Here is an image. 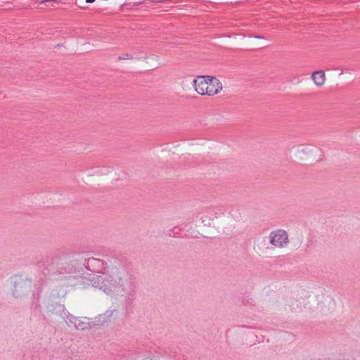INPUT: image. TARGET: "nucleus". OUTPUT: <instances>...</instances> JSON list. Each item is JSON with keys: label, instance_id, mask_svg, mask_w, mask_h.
<instances>
[{"label": "nucleus", "instance_id": "nucleus-1", "mask_svg": "<svg viewBox=\"0 0 360 360\" xmlns=\"http://www.w3.org/2000/svg\"><path fill=\"white\" fill-rule=\"evenodd\" d=\"M114 264L106 271H103V274L93 276L91 279L87 278L86 281H82L80 283L82 287L86 288L92 286L108 295L124 292V286L129 278V274L125 269L120 268L119 260L114 259Z\"/></svg>", "mask_w": 360, "mask_h": 360}, {"label": "nucleus", "instance_id": "nucleus-2", "mask_svg": "<svg viewBox=\"0 0 360 360\" xmlns=\"http://www.w3.org/2000/svg\"><path fill=\"white\" fill-rule=\"evenodd\" d=\"M53 263H57V271L58 275L61 276L62 288L59 291L57 289L52 290V295L55 297H64L67 290L66 287L70 285H80L82 281H86L87 278L82 276L83 274H79V265L81 259H71L69 262L65 261L64 259L59 257H52Z\"/></svg>", "mask_w": 360, "mask_h": 360}, {"label": "nucleus", "instance_id": "nucleus-3", "mask_svg": "<svg viewBox=\"0 0 360 360\" xmlns=\"http://www.w3.org/2000/svg\"><path fill=\"white\" fill-rule=\"evenodd\" d=\"M195 91L200 96H214L223 89V84L215 77L200 75L193 80Z\"/></svg>", "mask_w": 360, "mask_h": 360}, {"label": "nucleus", "instance_id": "nucleus-4", "mask_svg": "<svg viewBox=\"0 0 360 360\" xmlns=\"http://www.w3.org/2000/svg\"><path fill=\"white\" fill-rule=\"evenodd\" d=\"M114 259H111L109 262H105L102 259L91 257L89 259H84L82 260L79 265V270L78 272L79 274H84L86 271L91 272L103 274V271H106L114 265Z\"/></svg>", "mask_w": 360, "mask_h": 360}, {"label": "nucleus", "instance_id": "nucleus-5", "mask_svg": "<svg viewBox=\"0 0 360 360\" xmlns=\"http://www.w3.org/2000/svg\"><path fill=\"white\" fill-rule=\"evenodd\" d=\"M58 307L61 311L60 316L65 319L67 323L68 321L72 324L76 329L84 330L91 328L94 326V323L90 321L86 317L79 318L70 314L65 310L64 305L59 304Z\"/></svg>", "mask_w": 360, "mask_h": 360}, {"label": "nucleus", "instance_id": "nucleus-6", "mask_svg": "<svg viewBox=\"0 0 360 360\" xmlns=\"http://www.w3.org/2000/svg\"><path fill=\"white\" fill-rule=\"evenodd\" d=\"M269 242L274 247L282 248L289 243V237L284 229L272 231L269 234Z\"/></svg>", "mask_w": 360, "mask_h": 360}, {"label": "nucleus", "instance_id": "nucleus-7", "mask_svg": "<svg viewBox=\"0 0 360 360\" xmlns=\"http://www.w3.org/2000/svg\"><path fill=\"white\" fill-rule=\"evenodd\" d=\"M32 288V281L21 276L15 277L13 294L15 297L27 295Z\"/></svg>", "mask_w": 360, "mask_h": 360}, {"label": "nucleus", "instance_id": "nucleus-8", "mask_svg": "<svg viewBox=\"0 0 360 360\" xmlns=\"http://www.w3.org/2000/svg\"><path fill=\"white\" fill-rule=\"evenodd\" d=\"M311 79L314 84L318 87L323 86L326 79L325 72L322 70L314 72L311 75Z\"/></svg>", "mask_w": 360, "mask_h": 360}, {"label": "nucleus", "instance_id": "nucleus-9", "mask_svg": "<svg viewBox=\"0 0 360 360\" xmlns=\"http://www.w3.org/2000/svg\"><path fill=\"white\" fill-rule=\"evenodd\" d=\"M179 229L178 227H174L172 230L169 233V236H176L179 234Z\"/></svg>", "mask_w": 360, "mask_h": 360}, {"label": "nucleus", "instance_id": "nucleus-10", "mask_svg": "<svg viewBox=\"0 0 360 360\" xmlns=\"http://www.w3.org/2000/svg\"><path fill=\"white\" fill-rule=\"evenodd\" d=\"M123 59H132V56L131 54H129V53H125L123 55V57H122Z\"/></svg>", "mask_w": 360, "mask_h": 360}, {"label": "nucleus", "instance_id": "nucleus-11", "mask_svg": "<svg viewBox=\"0 0 360 360\" xmlns=\"http://www.w3.org/2000/svg\"><path fill=\"white\" fill-rule=\"evenodd\" d=\"M94 1H95V0H86V2L88 4H91V3H94Z\"/></svg>", "mask_w": 360, "mask_h": 360}, {"label": "nucleus", "instance_id": "nucleus-12", "mask_svg": "<svg viewBox=\"0 0 360 360\" xmlns=\"http://www.w3.org/2000/svg\"><path fill=\"white\" fill-rule=\"evenodd\" d=\"M155 60H156L157 61H158V60H160V58H158V57H156V58H155Z\"/></svg>", "mask_w": 360, "mask_h": 360}, {"label": "nucleus", "instance_id": "nucleus-13", "mask_svg": "<svg viewBox=\"0 0 360 360\" xmlns=\"http://www.w3.org/2000/svg\"><path fill=\"white\" fill-rule=\"evenodd\" d=\"M50 0H46L45 1H49Z\"/></svg>", "mask_w": 360, "mask_h": 360}]
</instances>
